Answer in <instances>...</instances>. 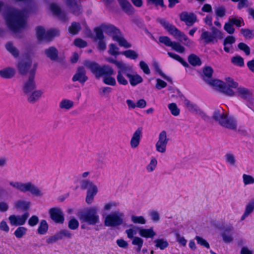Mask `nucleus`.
Instances as JSON below:
<instances>
[{
  "label": "nucleus",
  "mask_w": 254,
  "mask_h": 254,
  "mask_svg": "<svg viewBox=\"0 0 254 254\" xmlns=\"http://www.w3.org/2000/svg\"><path fill=\"white\" fill-rule=\"evenodd\" d=\"M29 12V9L8 8L3 14L8 28L14 33L20 32L26 29Z\"/></svg>",
  "instance_id": "obj_1"
},
{
  "label": "nucleus",
  "mask_w": 254,
  "mask_h": 254,
  "mask_svg": "<svg viewBox=\"0 0 254 254\" xmlns=\"http://www.w3.org/2000/svg\"><path fill=\"white\" fill-rule=\"evenodd\" d=\"M213 118L221 126L231 130L237 129V123L235 119L232 117H229L227 113L220 109L214 112Z\"/></svg>",
  "instance_id": "obj_2"
},
{
  "label": "nucleus",
  "mask_w": 254,
  "mask_h": 254,
  "mask_svg": "<svg viewBox=\"0 0 254 254\" xmlns=\"http://www.w3.org/2000/svg\"><path fill=\"white\" fill-rule=\"evenodd\" d=\"M84 64L92 71L97 78H99L101 76L105 77L107 75H113L114 74V69L108 65L100 66L95 62L88 61H85Z\"/></svg>",
  "instance_id": "obj_3"
},
{
  "label": "nucleus",
  "mask_w": 254,
  "mask_h": 254,
  "mask_svg": "<svg viewBox=\"0 0 254 254\" xmlns=\"http://www.w3.org/2000/svg\"><path fill=\"white\" fill-rule=\"evenodd\" d=\"M19 74L24 77L35 75L36 66L28 58L21 59L17 64Z\"/></svg>",
  "instance_id": "obj_4"
},
{
  "label": "nucleus",
  "mask_w": 254,
  "mask_h": 254,
  "mask_svg": "<svg viewBox=\"0 0 254 254\" xmlns=\"http://www.w3.org/2000/svg\"><path fill=\"white\" fill-rule=\"evenodd\" d=\"M159 22L171 34L176 38H179V40L181 42H183L185 45L187 46H190L191 45V42L189 39L188 37L184 33L179 31L174 25L170 24L164 19H160Z\"/></svg>",
  "instance_id": "obj_5"
},
{
  "label": "nucleus",
  "mask_w": 254,
  "mask_h": 254,
  "mask_svg": "<svg viewBox=\"0 0 254 254\" xmlns=\"http://www.w3.org/2000/svg\"><path fill=\"white\" fill-rule=\"evenodd\" d=\"M9 184L12 187L22 192L29 191L32 194L38 196H42L43 194L38 188L31 182L22 183L17 182H11Z\"/></svg>",
  "instance_id": "obj_6"
},
{
  "label": "nucleus",
  "mask_w": 254,
  "mask_h": 254,
  "mask_svg": "<svg viewBox=\"0 0 254 254\" xmlns=\"http://www.w3.org/2000/svg\"><path fill=\"white\" fill-rule=\"evenodd\" d=\"M78 216L81 221L87 222L90 225H95L99 222V216L97 214V209L95 207L80 211Z\"/></svg>",
  "instance_id": "obj_7"
},
{
  "label": "nucleus",
  "mask_w": 254,
  "mask_h": 254,
  "mask_svg": "<svg viewBox=\"0 0 254 254\" xmlns=\"http://www.w3.org/2000/svg\"><path fill=\"white\" fill-rule=\"evenodd\" d=\"M104 32L109 35H112L113 39L119 42L120 46L128 48L131 47V44L121 35L117 34L118 30L113 26L102 24L101 25Z\"/></svg>",
  "instance_id": "obj_8"
},
{
  "label": "nucleus",
  "mask_w": 254,
  "mask_h": 254,
  "mask_svg": "<svg viewBox=\"0 0 254 254\" xmlns=\"http://www.w3.org/2000/svg\"><path fill=\"white\" fill-rule=\"evenodd\" d=\"M211 33L208 31H203L200 36V39L204 41L205 43L217 42V39H222L223 34L215 27H211Z\"/></svg>",
  "instance_id": "obj_9"
},
{
  "label": "nucleus",
  "mask_w": 254,
  "mask_h": 254,
  "mask_svg": "<svg viewBox=\"0 0 254 254\" xmlns=\"http://www.w3.org/2000/svg\"><path fill=\"white\" fill-rule=\"evenodd\" d=\"M81 187L82 189H88L86 201L88 204L91 203L94 195L97 193V186L92 182L88 180H84L81 182Z\"/></svg>",
  "instance_id": "obj_10"
},
{
  "label": "nucleus",
  "mask_w": 254,
  "mask_h": 254,
  "mask_svg": "<svg viewBox=\"0 0 254 254\" xmlns=\"http://www.w3.org/2000/svg\"><path fill=\"white\" fill-rule=\"evenodd\" d=\"M36 35L39 40L51 41L54 37L59 35V31L56 29H52L47 32L41 26L36 28Z\"/></svg>",
  "instance_id": "obj_11"
},
{
  "label": "nucleus",
  "mask_w": 254,
  "mask_h": 254,
  "mask_svg": "<svg viewBox=\"0 0 254 254\" xmlns=\"http://www.w3.org/2000/svg\"><path fill=\"white\" fill-rule=\"evenodd\" d=\"M123 214L115 212L107 215L105 219L104 224L106 226L115 227L123 223Z\"/></svg>",
  "instance_id": "obj_12"
},
{
  "label": "nucleus",
  "mask_w": 254,
  "mask_h": 254,
  "mask_svg": "<svg viewBox=\"0 0 254 254\" xmlns=\"http://www.w3.org/2000/svg\"><path fill=\"white\" fill-rule=\"evenodd\" d=\"M208 84L213 86L216 89L219 90L224 94L233 96L235 95V92L228 89L224 81L218 79L206 80Z\"/></svg>",
  "instance_id": "obj_13"
},
{
  "label": "nucleus",
  "mask_w": 254,
  "mask_h": 254,
  "mask_svg": "<svg viewBox=\"0 0 254 254\" xmlns=\"http://www.w3.org/2000/svg\"><path fill=\"white\" fill-rule=\"evenodd\" d=\"M35 75L24 77L22 90L25 94L28 95L36 88Z\"/></svg>",
  "instance_id": "obj_14"
},
{
  "label": "nucleus",
  "mask_w": 254,
  "mask_h": 254,
  "mask_svg": "<svg viewBox=\"0 0 254 254\" xmlns=\"http://www.w3.org/2000/svg\"><path fill=\"white\" fill-rule=\"evenodd\" d=\"M169 138H167V133L165 131H162L159 135L158 140L156 143V148L157 151L161 153H164L166 150V146Z\"/></svg>",
  "instance_id": "obj_15"
},
{
  "label": "nucleus",
  "mask_w": 254,
  "mask_h": 254,
  "mask_svg": "<svg viewBox=\"0 0 254 254\" xmlns=\"http://www.w3.org/2000/svg\"><path fill=\"white\" fill-rule=\"evenodd\" d=\"M180 20L184 22L188 26H191L197 21V17L192 12L184 11L180 14Z\"/></svg>",
  "instance_id": "obj_16"
},
{
  "label": "nucleus",
  "mask_w": 254,
  "mask_h": 254,
  "mask_svg": "<svg viewBox=\"0 0 254 254\" xmlns=\"http://www.w3.org/2000/svg\"><path fill=\"white\" fill-rule=\"evenodd\" d=\"M28 217L29 213L26 212L21 216H16L15 215H10L9 217V220L12 225H22L25 223Z\"/></svg>",
  "instance_id": "obj_17"
},
{
  "label": "nucleus",
  "mask_w": 254,
  "mask_h": 254,
  "mask_svg": "<svg viewBox=\"0 0 254 254\" xmlns=\"http://www.w3.org/2000/svg\"><path fill=\"white\" fill-rule=\"evenodd\" d=\"M87 79L88 77L86 75V70L82 66L77 68L75 74L72 78L73 82L78 81L81 84H83Z\"/></svg>",
  "instance_id": "obj_18"
},
{
  "label": "nucleus",
  "mask_w": 254,
  "mask_h": 254,
  "mask_svg": "<svg viewBox=\"0 0 254 254\" xmlns=\"http://www.w3.org/2000/svg\"><path fill=\"white\" fill-rule=\"evenodd\" d=\"M49 213L51 218L56 223H63L64 221V214L62 210L58 208H51Z\"/></svg>",
  "instance_id": "obj_19"
},
{
  "label": "nucleus",
  "mask_w": 254,
  "mask_h": 254,
  "mask_svg": "<svg viewBox=\"0 0 254 254\" xmlns=\"http://www.w3.org/2000/svg\"><path fill=\"white\" fill-rule=\"evenodd\" d=\"M45 54L46 56L51 60L57 61L60 63L63 62V60L59 58V52L58 50L54 47H51L45 50Z\"/></svg>",
  "instance_id": "obj_20"
},
{
  "label": "nucleus",
  "mask_w": 254,
  "mask_h": 254,
  "mask_svg": "<svg viewBox=\"0 0 254 254\" xmlns=\"http://www.w3.org/2000/svg\"><path fill=\"white\" fill-rule=\"evenodd\" d=\"M141 133V129L139 128L133 133L130 142V146L132 148H135L138 146Z\"/></svg>",
  "instance_id": "obj_21"
},
{
  "label": "nucleus",
  "mask_w": 254,
  "mask_h": 254,
  "mask_svg": "<svg viewBox=\"0 0 254 254\" xmlns=\"http://www.w3.org/2000/svg\"><path fill=\"white\" fill-rule=\"evenodd\" d=\"M50 9L54 14L58 16L61 19L63 20H66L65 13L62 11L60 8L57 4H51L50 5Z\"/></svg>",
  "instance_id": "obj_22"
},
{
  "label": "nucleus",
  "mask_w": 254,
  "mask_h": 254,
  "mask_svg": "<svg viewBox=\"0 0 254 254\" xmlns=\"http://www.w3.org/2000/svg\"><path fill=\"white\" fill-rule=\"evenodd\" d=\"M122 9L126 13L131 14L134 12V9L127 0H118Z\"/></svg>",
  "instance_id": "obj_23"
},
{
  "label": "nucleus",
  "mask_w": 254,
  "mask_h": 254,
  "mask_svg": "<svg viewBox=\"0 0 254 254\" xmlns=\"http://www.w3.org/2000/svg\"><path fill=\"white\" fill-rule=\"evenodd\" d=\"M15 74V70L13 68L7 67L0 70V75L4 78H11Z\"/></svg>",
  "instance_id": "obj_24"
},
{
  "label": "nucleus",
  "mask_w": 254,
  "mask_h": 254,
  "mask_svg": "<svg viewBox=\"0 0 254 254\" xmlns=\"http://www.w3.org/2000/svg\"><path fill=\"white\" fill-rule=\"evenodd\" d=\"M43 92L41 90H33L29 94L27 100L29 102L34 103L42 96Z\"/></svg>",
  "instance_id": "obj_25"
},
{
  "label": "nucleus",
  "mask_w": 254,
  "mask_h": 254,
  "mask_svg": "<svg viewBox=\"0 0 254 254\" xmlns=\"http://www.w3.org/2000/svg\"><path fill=\"white\" fill-rule=\"evenodd\" d=\"M74 102L71 100L64 99L59 104V107L62 110H69L73 108Z\"/></svg>",
  "instance_id": "obj_26"
},
{
  "label": "nucleus",
  "mask_w": 254,
  "mask_h": 254,
  "mask_svg": "<svg viewBox=\"0 0 254 254\" xmlns=\"http://www.w3.org/2000/svg\"><path fill=\"white\" fill-rule=\"evenodd\" d=\"M235 38L232 36H228L227 37L223 42L224 46V49L225 52L229 53L230 49L232 48V44L235 42Z\"/></svg>",
  "instance_id": "obj_27"
},
{
  "label": "nucleus",
  "mask_w": 254,
  "mask_h": 254,
  "mask_svg": "<svg viewBox=\"0 0 254 254\" xmlns=\"http://www.w3.org/2000/svg\"><path fill=\"white\" fill-rule=\"evenodd\" d=\"M126 76L129 78L130 83L132 86H135L143 81L142 77L138 75H131L129 73L126 74Z\"/></svg>",
  "instance_id": "obj_28"
},
{
  "label": "nucleus",
  "mask_w": 254,
  "mask_h": 254,
  "mask_svg": "<svg viewBox=\"0 0 254 254\" xmlns=\"http://www.w3.org/2000/svg\"><path fill=\"white\" fill-rule=\"evenodd\" d=\"M66 3L70 7L73 13L75 14H79L80 7L79 5L76 3L75 0H67Z\"/></svg>",
  "instance_id": "obj_29"
},
{
  "label": "nucleus",
  "mask_w": 254,
  "mask_h": 254,
  "mask_svg": "<svg viewBox=\"0 0 254 254\" xmlns=\"http://www.w3.org/2000/svg\"><path fill=\"white\" fill-rule=\"evenodd\" d=\"M225 86L227 87L231 90L232 91H234V89H237L238 87V83L235 82L232 78L231 77H228L225 78Z\"/></svg>",
  "instance_id": "obj_30"
},
{
  "label": "nucleus",
  "mask_w": 254,
  "mask_h": 254,
  "mask_svg": "<svg viewBox=\"0 0 254 254\" xmlns=\"http://www.w3.org/2000/svg\"><path fill=\"white\" fill-rule=\"evenodd\" d=\"M139 230L140 236L144 237H153L155 235V233L152 229H145L136 228Z\"/></svg>",
  "instance_id": "obj_31"
},
{
  "label": "nucleus",
  "mask_w": 254,
  "mask_h": 254,
  "mask_svg": "<svg viewBox=\"0 0 254 254\" xmlns=\"http://www.w3.org/2000/svg\"><path fill=\"white\" fill-rule=\"evenodd\" d=\"M237 89V94L244 99H247L251 95L250 91L245 88L238 87Z\"/></svg>",
  "instance_id": "obj_32"
},
{
  "label": "nucleus",
  "mask_w": 254,
  "mask_h": 254,
  "mask_svg": "<svg viewBox=\"0 0 254 254\" xmlns=\"http://www.w3.org/2000/svg\"><path fill=\"white\" fill-rule=\"evenodd\" d=\"M189 62L193 66L199 65L201 64L200 58L194 54H191L188 57Z\"/></svg>",
  "instance_id": "obj_33"
},
{
  "label": "nucleus",
  "mask_w": 254,
  "mask_h": 254,
  "mask_svg": "<svg viewBox=\"0 0 254 254\" xmlns=\"http://www.w3.org/2000/svg\"><path fill=\"white\" fill-rule=\"evenodd\" d=\"M48 229V225L47 222L44 220H42L38 228V233L40 235H43L47 232Z\"/></svg>",
  "instance_id": "obj_34"
},
{
  "label": "nucleus",
  "mask_w": 254,
  "mask_h": 254,
  "mask_svg": "<svg viewBox=\"0 0 254 254\" xmlns=\"http://www.w3.org/2000/svg\"><path fill=\"white\" fill-rule=\"evenodd\" d=\"M6 49L15 57H17L19 56V51L18 50L12 45L11 43H8L5 45Z\"/></svg>",
  "instance_id": "obj_35"
},
{
  "label": "nucleus",
  "mask_w": 254,
  "mask_h": 254,
  "mask_svg": "<svg viewBox=\"0 0 254 254\" xmlns=\"http://www.w3.org/2000/svg\"><path fill=\"white\" fill-rule=\"evenodd\" d=\"M80 29V25L77 22H73L68 28L69 32L73 35L77 34Z\"/></svg>",
  "instance_id": "obj_36"
},
{
  "label": "nucleus",
  "mask_w": 254,
  "mask_h": 254,
  "mask_svg": "<svg viewBox=\"0 0 254 254\" xmlns=\"http://www.w3.org/2000/svg\"><path fill=\"white\" fill-rule=\"evenodd\" d=\"M168 55L171 58L180 62L184 66L188 67V64L180 56L171 52H168Z\"/></svg>",
  "instance_id": "obj_37"
},
{
  "label": "nucleus",
  "mask_w": 254,
  "mask_h": 254,
  "mask_svg": "<svg viewBox=\"0 0 254 254\" xmlns=\"http://www.w3.org/2000/svg\"><path fill=\"white\" fill-rule=\"evenodd\" d=\"M121 54L125 55L127 58L133 60H135L138 57V54L134 51L131 50L125 51Z\"/></svg>",
  "instance_id": "obj_38"
},
{
  "label": "nucleus",
  "mask_w": 254,
  "mask_h": 254,
  "mask_svg": "<svg viewBox=\"0 0 254 254\" xmlns=\"http://www.w3.org/2000/svg\"><path fill=\"white\" fill-rule=\"evenodd\" d=\"M117 67L120 68V69L118 71V72H120L121 73H123L124 74H127V71L128 70L131 69V67H129L127 66L125 64L122 62H119V63H117Z\"/></svg>",
  "instance_id": "obj_39"
},
{
  "label": "nucleus",
  "mask_w": 254,
  "mask_h": 254,
  "mask_svg": "<svg viewBox=\"0 0 254 254\" xmlns=\"http://www.w3.org/2000/svg\"><path fill=\"white\" fill-rule=\"evenodd\" d=\"M184 102L185 105L189 111L195 113L198 108L194 104L187 99L184 100Z\"/></svg>",
  "instance_id": "obj_40"
},
{
  "label": "nucleus",
  "mask_w": 254,
  "mask_h": 254,
  "mask_svg": "<svg viewBox=\"0 0 254 254\" xmlns=\"http://www.w3.org/2000/svg\"><path fill=\"white\" fill-rule=\"evenodd\" d=\"M168 108L173 115L177 116L180 114V109L175 103H173L169 104Z\"/></svg>",
  "instance_id": "obj_41"
},
{
  "label": "nucleus",
  "mask_w": 254,
  "mask_h": 254,
  "mask_svg": "<svg viewBox=\"0 0 254 254\" xmlns=\"http://www.w3.org/2000/svg\"><path fill=\"white\" fill-rule=\"evenodd\" d=\"M231 62L234 64L240 66H243L244 64V59L239 56L233 57L231 59Z\"/></svg>",
  "instance_id": "obj_42"
},
{
  "label": "nucleus",
  "mask_w": 254,
  "mask_h": 254,
  "mask_svg": "<svg viewBox=\"0 0 254 254\" xmlns=\"http://www.w3.org/2000/svg\"><path fill=\"white\" fill-rule=\"evenodd\" d=\"M112 75H107L104 77L103 82L105 84L115 86L116 84L115 79L111 76Z\"/></svg>",
  "instance_id": "obj_43"
},
{
  "label": "nucleus",
  "mask_w": 254,
  "mask_h": 254,
  "mask_svg": "<svg viewBox=\"0 0 254 254\" xmlns=\"http://www.w3.org/2000/svg\"><path fill=\"white\" fill-rule=\"evenodd\" d=\"M154 243L156 244V247L159 248L161 250L164 249L168 245L167 242L163 239L156 240L154 241Z\"/></svg>",
  "instance_id": "obj_44"
},
{
  "label": "nucleus",
  "mask_w": 254,
  "mask_h": 254,
  "mask_svg": "<svg viewBox=\"0 0 254 254\" xmlns=\"http://www.w3.org/2000/svg\"><path fill=\"white\" fill-rule=\"evenodd\" d=\"M224 29L229 34H232L235 32V28L233 27V25L229 20L228 22L225 24Z\"/></svg>",
  "instance_id": "obj_45"
},
{
  "label": "nucleus",
  "mask_w": 254,
  "mask_h": 254,
  "mask_svg": "<svg viewBox=\"0 0 254 254\" xmlns=\"http://www.w3.org/2000/svg\"><path fill=\"white\" fill-rule=\"evenodd\" d=\"M174 50L182 53L185 51V48L182 46L179 43L173 42L172 46L171 47Z\"/></svg>",
  "instance_id": "obj_46"
},
{
  "label": "nucleus",
  "mask_w": 254,
  "mask_h": 254,
  "mask_svg": "<svg viewBox=\"0 0 254 254\" xmlns=\"http://www.w3.org/2000/svg\"><path fill=\"white\" fill-rule=\"evenodd\" d=\"M159 41L160 43H163L166 46L171 47L173 42L167 36H161L159 38Z\"/></svg>",
  "instance_id": "obj_47"
},
{
  "label": "nucleus",
  "mask_w": 254,
  "mask_h": 254,
  "mask_svg": "<svg viewBox=\"0 0 254 254\" xmlns=\"http://www.w3.org/2000/svg\"><path fill=\"white\" fill-rule=\"evenodd\" d=\"M238 47L239 48V49L244 51L246 55L249 56L250 54V48L245 43H240L238 44Z\"/></svg>",
  "instance_id": "obj_48"
},
{
  "label": "nucleus",
  "mask_w": 254,
  "mask_h": 254,
  "mask_svg": "<svg viewBox=\"0 0 254 254\" xmlns=\"http://www.w3.org/2000/svg\"><path fill=\"white\" fill-rule=\"evenodd\" d=\"M94 31L95 32L96 34V39L98 40H102L104 38L103 32L104 31L102 30V28H101V26H100L99 27H97L95 28Z\"/></svg>",
  "instance_id": "obj_49"
},
{
  "label": "nucleus",
  "mask_w": 254,
  "mask_h": 254,
  "mask_svg": "<svg viewBox=\"0 0 254 254\" xmlns=\"http://www.w3.org/2000/svg\"><path fill=\"white\" fill-rule=\"evenodd\" d=\"M26 229L23 227H18L14 232L15 236L18 238H21L26 232Z\"/></svg>",
  "instance_id": "obj_50"
},
{
  "label": "nucleus",
  "mask_w": 254,
  "mask_h": 254,
  "mask_svg": "<svg viewBox=\"0 0 254 254\" xmlns=\"http://www.w3.org/2000/svg\"><path fill=\"white\" fill-rule=\"evenodd\" d=\"M241 32L246 38L251 39L254 36L253 31L249 29H242Z\"/></svg>",
  "instance_id": "obj_51"
},
{
  "label": "nucleus",
  "mask_w": 254,
  "mask_h": 254,
  "mask_svg": "<svg viewBox=\"0 0 254 254\" xmlns=\"http://www.w3.org/2000/svg\"><path fill=\"white\" fill-rule=\"evenodd\" d=\"M132 243L133 245L138 246L137 250L138 252H140L143 245V240L139 237H135L133 238Z\"/></svg>",
  "instance_id": "obj_52"
},
{
  "label": "nucleus",
  "mask_w": 254,
  "mask_h": 254,
  "mask_svg": "<svg viewBox=\"0 0 254 254\" xmlns=\"http://www.w3.org/2000/svg\"><path fill=\"white\" fill-rule=\"evenodd\" d=\"M119 48L114 44H111L109 46V53L113 56H117L120 53L118 52Z\"/></svg>",
  "instance_id": "obj_53"
},
{
  "label": "nucleus",
  "mask_w": 254,
  "mask_h": 254,
  "mask_svg": "<svg viewBox=\"0 0 254 254\" xmlns=\"http://www.w3.org/2000/svg\"><path fill=\"white\" fill-rule=\"evenodd\" d=\"M30 203L24 201H19L16 204L17 208L22 209L23 210H26L29 207Z\"/></svg>",
  "instance_id": "obj_54"
},
{
  "label": "nucleus",
  "mask_w": 254,
  "mask_h": 254,
  "mask_svg": "<svg viewBox=\"0 0 254 254\" xmlns=\"http://www.w3.org/2000/svg\"><path fill=\"white\" fill-rule=\"evenodd\" d=\"M123 74V73H121L120 72H118L117 79L118 82L120 84H122L123 85H126L127 84L128 81L126 79H125Z\"/></svg>",
  "instance_id": "obj_55"
},
{
  "label": "nucleus",
  "mask_w": 254,
  "mask_h": 254,
  "mask_svg": "<svg viewBox=\"0 0 254 254\" xmlns=\"http://www.w3.org/2000/svg\"><path fill=\"white\" fill-rule=\"evenodd\" d=\"M203 72L205 76L209 79L212 76L213 70L210 66H206L204 68Z\"/></svg>",
  "instance_id": "obj_56"
},
{
  "label": "nucleus",
  "mask_w": 254,
  "mask_h": 254,
  "mask_svg": "<svg viewBox=\"0 0 254 254\" xmlns=\"http://www.w3.org/2000/svg\"><path fill=\"white\" fill-rule=\"evenodd\" d=\"M139 66L141 69L145 74H149L150 73V70L148 65L144 61L140 62Z\"/></svg>",
  "instance_id": "obj_57"
},
{
  "label": "nucleus",
  "mask_w": 254,
  "mask_h": 254,
  "mask_svg": "<svg viewBox=\"0 0 254 254\" xmlns=\"http://www.w3.org/2000/svg\"><path fill=\"white\" fill-rule=\"evenodd\" d=\"M78 221L75 218L71 219L68 222V227L72 230H75L78 227Z\"/></svg>",
  "instance_id": "obj_58"
},
{
  "label": "nucleus",
  "mask_w": 254,
  "mask_h": 254,
  "mask_svg": "<svg viewBox=\"0 0 254 254\" xmlns=\"http://www.w3.org/2000/svg\"><path fill=\"white\" fill-rule=\"evenodd\" d=\"M74 45L79 48H84L87 46V43L81 39H76L74 41Z\"/></svg>",
  "instance_id": "obj_59"
},
{
  "label": "nucleus",
  "mask_w": 254,
  "mask_h": 254,
  "mask_svg": "<svg viewBox=\"0 0 254 254\" xmlns=\"http://www.w3.org/2000/svg\"><path fill=\"white\" fill-rule=\"evenodd\" d=\"M243 178L244 180V183L245 185L253 184L254 183V180H253V178L250 176L244 174L243 176Z\"/></svg>",
  "instance_id": "obj_60"
},
{
  "label": "nucleus",
  "mask_w": 254,
  "mask_h": 254,
  "mask_svg": "<svg viewBox=\"0 0 254 254\" xmlns=\"http://www.w3.org/2000/svg\"><path fill=\"white\" fill-rule=\"evenodd\" d=\"M216 14L217 16L222 17L224 16L226 13V9L224 7L221 6L216 8L215 10Z\"/></svg>",
  "instance_id": "obj_61"
},
{
  "label": "nucleus",
  "mask_w": 254,
  "mask_h": 254,
  "mask_svg": "<svg viewBox=\"0 0 254 254\" xmlns=\"http://www.w3.org/2000/svg\"><path fill=\"white\" fill-rule=\"evenodd\" d=\"M254 209V200H252L247 205L245 212L246 214H250Z\"/></svg>",
  "instance_id": "obj_62"
},
{
  "label": "nucleus",
  "mask_w": 254,
  "mask_h": 254,
  "mask_svg": "<svg viewBox=\"0 0 254 254\" xmlns=\"http://www.w3.org/2000/svg\"><path fill=\"white\" fill-rule=\"evenodd\" d=\"M195 239L197 242L198 244H200V245L201 246H203L205 247H206V248H209V244L204 240L203 239V238L199 237V236H196L195 237Z\"/></svg>",
  "instance_id": "obj_63"
},
{
  "label": "nucleus",
  "mask_w": 254,
  "mask_h": 254,
  "mask_svg": "<svg viewBox=\"0 0 254 254\" xmlns=\"http://www.w3.org/2000/svg\"><path fill=\"white\" fill-rule=\"evenodd\" d=\"M156 82L155 87L157 89H160L167 86V83L159 78L156 79Z\"/></svg>",
  "instance_id": "obj_64"
}]
</instances>
